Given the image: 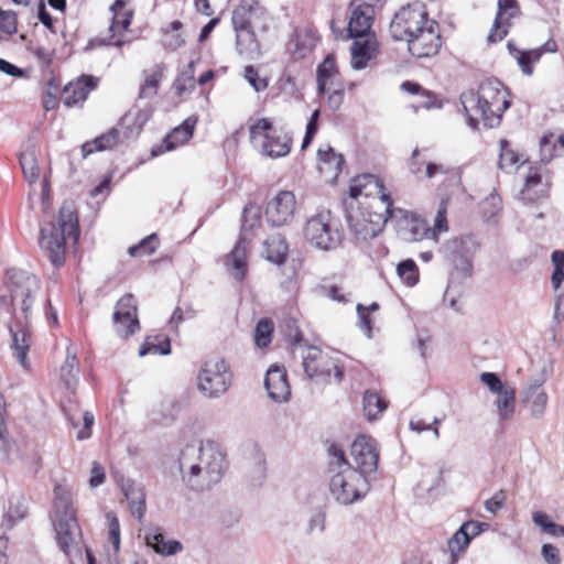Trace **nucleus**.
I'll use <instances>...</instances> for the list:
<instances>
[{"mask_svg":"<svg viewBox=\"0 0 564 564\" xmlns=\"http://www.w3.org/2000/svg\"><path fill=\"white\" fill-rule=\"evenodd\" d=\"M7 284L10 292V305L13 312L19 307L24 319L22 322L20 317L15 316V325L10 326L9 329L12 337L10 347L13 349L20 365L26 368V357L30 349L28 323L31 307L41 289V281L36 275L28 271L10 269L7 271Z\"/></svg>","mask_w":564,"mask_h":564,"instance_id":"f257e3e1","label":"nucleus"},{"mask_svg":"<svg viewBox=\"0 0 564 564\" xmlns=\"http://www.w3.org/2000/svg\"><path fill=\"white\" fill-rule=\"evenodd\" d=\"M226 467L225 455L214 442L191 443L180 453L178 469L192 490L203 491L219 482Z\"/></svg>","mask_w":564,"mask_h":564,"instance_id":"f03ea898","label":"nucleus"},{"mask_svg":"<svg viewBox=\"0 0 564 564\" xmlns=\"http://www.w3.org/2000/svg\"><path fill=\"white\" fill-rule=\"evenodd\" d=\"M459 100L470 129L477 130L478 119L474 113L480 116L484 126L496 128L501 123L503 112L510 108V93L497 78L484 80L477 90L464 91Z\"/></svg>","mask_w":564,"mask_h":564,"instance_id":"7ed1b4c3","label":"nucleus"},{"mask_svg":"<svg viewBox=\"0 0 564 564\" xmlns=\"http://www.w3.org/2000/svg\"><path fill=\"white\" fill-rule=\"evenodd\" d=\"M79 235L77 213L72 205L64 204L56 223H48L41 228L39 245L51 263L59 268L65 263L66 240L77 243Z\"/></svg>","mask_w":564,"mask_h":564,"instance_id":"20e7f679","label":"nucleus"},{"mask_svg":"<svg viewBox=\"0 0 564 564\" xmlns=\"http://www.w3.org/2000/svg\"><path fill=\"white\" fill-rule=\"evenodd\" d=\"M54 496L52 523L56 542L61 551L72 561L74 551L80 554L78 544L82 530L76 519L69 491L58 485L54 488Z\"/></svg>","mask_w":564,"mask_h":564,"instance_id":"39448f33","label":"nucleus"},{"mask_svg":"<svg viewBox=\"0 0 564 564\" xmlns=\"http://www.w3.org/2000/svg\"><path fill=\"white\" fill-rule=\"evenodd\" d=\"M263 13L264 7L257 1L248 0L241 1L232 11L231 22L236 32V48L247 61H256L262 54L254 26Z\"/></svg>","mask_w":564,"mask_h":564,"instance_id":"423d86ee","label":"nucleus"},{"mask_svg":"<svg viewBox=\"0 0 564 564\" xmlns=\"http://www.w3.org/2000/svg\"><path fill=\"white\" fill-rule=\"evenodd\" d=\"M262 208L248 203L242 210L239 239L231 252L226 257L225 265L230 274L241 282L248 272L246 245L254 237L256 230L261 226Z\"/></svg>","mask_w":564,"mask_h":564,"instance_id":"0eeeda50","label":"nucleus"},{"mask_svg":"<svg viewBox=\"0 0 564 564\" xmlns=\"http://www.w3.org/2000/svg\"><path fill=\"white\" fill-rule=\"evenodd\" d=\"M381 202L386 204V208L384 213L379 215V218H382V223L393 221L402 240L412 242L427 239L429 226L423 218L413 212L393 207V199L386 192L381 193Z\"/></svg>","mask_w":564,"mask_h":564,"instance_id":"6e6552de","label":"nucleus"},{"mask_svg":"<svg viewBox=\"0 0 564 564\" xmlns=\"http://www.w3.org/2000/svg\"><path fill=\"white\" fill-rule=\"evenodd\" d=\"M304 237L312 247L323 251L335 250L343 241L340 225L329 210L307 219Z\"/></svg>","mask_w":564,"mask_h":564,"instance_id":"1a4fd4ad","label":"nucleus"},{"mask_svg":"<svg viewBox=\"0 0 564 564\" xmlns=\"http://www.w3.org/2000/svg\"><path fill=\"white\" fill-rule=\"evenodd\" d=\"M369 489L367 477L352 467L335 473L329 481L330 496L343 506L365 498Z\"/></svg>","mask_w":564,"mask_h":564,"instance_id":"9d476101","label":"nucleus"},{"mask_svg":"<svg viewBox=\"0 0 564 564\" xmlns=\"http://www.w3.org/2000/svg\"><path fill=\"white\" fill-rule=\"evenodd\" d=\"M429 20V13L422 2L408 3L394 13L389 32L393 40L406 41Z\"/></svg>","mask_w":564,"mask_h":564,"instance_id":"9b49d317","label":"nucleus"},{"mask_svg":"<svg viewBox=\"0 0 564 564\" xmlns=\"http://www.w3.org/2000/svg\"><path fill=\"white\" fill-rule=\"evenodd\" d=\"M304 371L316 384H339L344 369L317 347H308L303 355Z\"/></svg>","mask_w":564,"mask_h":564,"instance_id":"f8f14e48","label":"nucleus"},{"mask_svg":"<svg viewBox=\"0 0 564 564\" xmlns=\"http://www.w3.org/2000/svg\"><path fill=\"white\" fill-rule=\"evenodd\" d=\"M410 54L417 58L430 57L438 53L442 41L438 23L430 19L420 31L406 40Z\"/></svg>","mask_w":564,"mask_h":564,"instance_id":"ddd939ff","label":"nucleus"},{"mask_svg":"<svg viewBox=\"0 0 564 564\" xmlns=\"http://www.w3.org/2000/svg\"><path fill=\"white\" fill-rule=\"evenodd\" d=\"M296 210V198L291 191H280L265 206L264 218L272 228H280L292 223Z\"/></svg>","mask_w":564,"mask_h":564,"instance_id":"4468645a","label":"nucleus"},{"mask_svg":"<svg viewBox=\"0 0 564 564\" xmlns=\"http://www.w3.org/2000/svg\"><path fill=\"white\" fill-rule=\"evenodd\" d=\"M137 310V301L131 293L124 294L117 302L112 319L119 337L127 338L140 329Z\"/></svg>","mask_w":564,"mask_h":564,"instance_id":"2eb2a0df","label":"nucleus"},{"mask_svg":"<svg viewBox=\"0 0 564 564\" xmlns=\"http://www.w3.org/2000/svg\"><path fill=\"white\" fill-rule=\"evenodd\" d=\"M351 456L357 465V470L365 477L377 470L379 452L375 438L366 435L358 436L351 444Z\"/></svg>","mask_w":564,"mask_h":564,"instance_id":"dca6fc26","label":"nucleus"},{"mask_svg":"<svg viewBox=\"0 0 564 564\" xmlns=\"http://www.w3.org/2000/svg\"><path fill=\"white\" fill-rule=\"evenodd\" d=\"M206 384L215 388L232 384V372L225 359H213L204 364L198 375V388H206Z\"/></svg>","mask_w":564,"mask_h":564,"instance_id":"f3484780","label":"nucleus"},{"mask_svg":"<svg viewBox=\"0 0 564 564\" xmlns=\"http://www.w3.org/2000/svg\"><path fill=\"white\" fill-rule=\"evenodd\" d=\"M99 79L93 75H80L73 82H69L63 89L62 99L67 108L82 106L88 95L97 88Z\"/></svg>","mask_w":564,"mask_h":564,"instance_id":"a211bd4d","label":"nucleus"},{"mask_svg":"<svg viewBox=\"0 0 564 564\" xmlns=\"http://www.w3.org/2000/svg\"><path fill=\"white\" fill-rule=\"evenodd\" d=\"M350 8V18L347 26L348 36L350 39H360L369 35L373 22L376 12L372 6H366V3H356Z\"/></svg>","mask_w":564,"mask_h":564,"instance_id":"6ab92c4d","label":"nucleus"},{"mask_svg":"<svg viewBox=\"0 0 564 564\" xmlns=\"http://www.w3.org/2000/svg\"><path fill=\"white\" fill-rule=\"evenodd\" d=\"M197 118L192 116L186 118L180 126L175 127L165 135L161 144L151 149L152 156H159L167 151L174 150L177 145L187 142L194 133Z\"/></svg>","mask_w":564,"mask_h":564,"instance_id":"aec40b11","label":"nucleus"},{"mask_svg":"<svg viewBox=\"0 0 564 564\" xmlns=\"http://www.w3.org/2000/svg\"><path fill=\"white\" fill-rule=\"evenodd\" d=\"M347 225L349 230L355 235L357 239L369 240L375 238L382 229V218L378 217L377 221L368 219L362 213H347L346 214Z\"/></svg>","mask_w":564,"mask_h":564,"instance_id":"412c9836","label":"nucleus"},{"mask_svg":"<svg viewBox=\"0 0 564 564\" xmlns=\"http://www.w3.org/2000/svg\"><path fill=\"white\" fill-rule=\"evenodd\" d=\"M478 246L476 239L467 235L447 240L441 247V252L448 260L456 261V258H471Z\"/></svg>","mask_w":564,"mask_h":564,"instance_id":"4be33fe9","label":"nucleus"},{"mask_svg":"<svg viewBox=\"0 0 564 564\" xmlns=\"http://www.w3.org/2000/svg\"><path fill=\"white\" fill-rule=\"evenodd\" d=\"M519 4L517 0H498V10L492 24V28L487 36L489 43H496L503 40L507 34V28H502V17L508 14V19L514 18L519 14Z\"/></svg>","mask_w":564,"mask_h":564,"instance_id":"5701e85b","label":"nucleus"},{"mask_svg":"<svg viewBox=\"0 0 564 564\" xmlns=\"http://www.w3.org/2000/svg\"><path fill=\"white\" fill-rule=\"evenodd\" d=\"M351 67L361 70L367 67L368 62L377 55V42L370 37L365 40L355 39L350 47Z\"/></svg>","mask_w":564,"mask_h":564,"instance_id":"b1692460","label":"nucleus"},{"mask_svg":"<svg viewBox=\"0 0 564 564\" xmlns=\"http://www.w3.org/2000/svg\"><path fill=\"white\" fill-rule=\"evenodd\" d=\"M317 37L312 31H296L286 44V50L294 61L302 59L316 46Z\"/></svg>","mask_w":564,"mask_h":564,"instance_id":"393cba45","label":"nucleus"},{"mask_svg":"<svg viewBox=\"0 0 564 564\" xmlns=\"http://www.w3.org/2000/svg\"><path fill=\"white\" fill-rule=\"evenodd\" d=\"M144 541L147 546L163 556H172L183 550V545L180 541H166L159 528L148 530L144 535Z\"/></svg>","mask_w":564,"mask_h":564,"instance_id":"a878e982","label":"nucleus"},{"mask_svg":"<svg viewBox=\"0 0 564 564\" xmlns=\"http://www.w3.org/2000/svg\"><path fill=\"white\" fill-rule=\"evenodd\" d=\"M317 156L319 173L336 180L345 164L344 155L337 153L330 145H327L325 150L322 148L318 149Z\"/></svg>","mask_w":564,"mask_h":564,"instance_id":"bb28decb","label":"nucleus"},{"mask_svg":"<svg viewBox=\"0 0 564 564\" xmlns=\"http://www.w3.org/2000/svg\"><path fill=\"white\" fill-rule=\"evenodd\" d=\"M29 511L28 502L22 495H12L4 507L1 527L6 530L12 529L19 521L23 520Z\"/></svg>","mask_w":564,"mask_h":564,"instance_id":"cd10ccee","label":"nucleus"},{"mask_svg":"<svg viewBox=\"0 0 564 564\" xmlns=\"http://www.w3.org/2000/svg\"><path fill=\"white\" fill-rule=\"evenodd\" d=\"M292 138L280 131H272L264 135V142L262 144L263 152L271 158H281L289 154L291 150Z\"/></svg>","mask_w":564,"mask_h":564,"instance_id":"c85d7f7f","label":"nucleus"},{"mask_svg":"<svg viewBox=\"0 0 564 564\" xmlns=\"http://www.w3.org/2000/svg\"><path fill=\"white\" fill-rule=\"evenodd\" d=\"M122 492L129 502L131 513L141 520L145 514V494L143 488L134 481L127 480L121 486Z\"/></svg>","mask_w":564,"mask_h":564,"instance_id":"c756f323","label":"nucleus"},{"mask_svg":"<svg viewBox=\"0 0 564 564\" xmlns=\"http://www.w3.org/2000/svg\"><path fill=\"white\" fill-rule=\"evenodd\" d=\"M132 15L129 12H124L122 14L113 13L111 24L109 26V32L111 33L109 37L107 39H96L89 41V45L98 44V45H106V46H117L121 47L124 43L123 40L117 39L113 41L116 34H120L121 32L126 31L129 25L131 24Z\"/></svg>","mask_w":564,"mask_h":564,"instance_id":"7c9ffc66","label":"nucleus"},{"mask_svg":"<svg viewBox=\"0 0 564 564\" xmlns=\"http://www.w3.org/2000/svg\"><path fill=\"white\" fill-rule=\"evenodd\" d=\"M118 142L119 130L117 128H111L106 133L96 137L93 141L85 142L82 145L83 156L87 158L97 151L111 150Z\"/></svg>","mask_w":564,"mask_h":564,"instance_id":"2f4dec72","label":"nucleus"},{"mask_svg":"<svg viewBox=\"0 0 564 564\" xmlns=\"http://www.w3.org/2000/svg\"><path fill=\"white\" fill-rule=\"evenodd\" d=\"M388 402L376 390H365L362 398V410L365 417L376 421L387 410Z\"/></svg>","mask_w":564,"mask_h":564,"instance_id":"473e14b6","label":"nucleus"},{"mask_svg":"<svg viewBox=\"0 0 564 564\" xmlns=\"http://www.w3.org/2000/svg\"><path fill=\"white\" fill-rule=\"evenodd\" d=\"M507 48L510 55L517 61L521 72L527 76H531L533 74V64L541 59V53L535 52L534 48L519 50L511 41L507 43Z\"/></svg>","mask_w":564,"mask_h":564,"instance_id":"72a5a7b5","label":"nucleus"},{"mask_svg":"<svg viewBox=\"0 0 564 564\" xmlns=\"http://www.w3.org/2000/svg\"><path fill=\"white\" fill-rule=\"evenodd\" d=\"M267 259L275 264H282L286 261L289 245L285 238L280 235H273L264 241Z\"/></svg>","mask_w":564,"mask_h":564,"instance_id":"f704fd0d","label":"nucleus"},{"mask_svg":"<svg viewBox=\"0 0 564 564\" xmlns=\"http://www.w3.org/2000/svg\"><path fill=\"white\" fill-rule=\"evenodd\" d=\"M495 394L494 404L497 414L501 420H508L512 416L516 408L514 390H491Z\"/></svg>","mask_w":564,"mask_h":564,"instance_id":"c9c22d12","label":"nucleus"},{"mask_svg":"<svg viewBox=\"0 0 564 564\" xmlns=\"http://www.w3.org/2000/svg\"><path fill=\"white\" fill-rule=\"evenodd\" d=\"M520 402L532 415L539 416L544 412L547 395L544 390H522Z\"/></svg>","mask_w":564,"mask_h":564,"instance_id":"e433bc0d","label":"nucleus"},{"mask_svg":"<svg viewBox=\"0 0 564 564\" xmlns=\"http://www.w3.org/2000/svg\"><path fill=\"white\" fill-rule=\"evenodd\" d=\"M79 361L75 352L67 348L66 359L61 368V379L66 388H75L79 383L78 379Z\"/></svg>","mask_w":564,"mask_h":564,"instance_id":"4c0bfd02","label":"nucleus"},{"mask_svg":"<svg viewBox=\"0 0 564 564\" xmlns=\"http://www.w3.org/2000/svg\"><path fill=\"white\" fill-rule=\"evenodd\" d=\"M106 519L108 522V539L113 549V553L108 556V564H118V553L121 542L119 519L112 511L106 513Z\"/></svg>","mask_w":564,"mask_h":564,"instance_id":"58836bf2","label":"nucleus"},{"mask_svg":"<svg viewBox=\"0 0 564 564\" xmlns=\"http://www.w3.org/2000/svg\"><path fill=\"white\" fill-rule=\"evenodd\" d=\"M263 388H290L288 373L283 366L273 364L265 372Z\"/></svg>","mask_w":564,"mask_h":564,"instance_id":"ea45409f","label":"nucleus"},{"mask_svg":"<svg viewBox=\"0 0 564 564\" xmlns=\"http://www.w3.org/2000/svg\"><path fill=\"white\" fill-rule=\"evenodd\" d=\"M452 262L454 263V271L449 278L446 296L454 291L456 280L469 278L473 273V263L470 258H456V261Z\"/></svg>","mask_w":564,"mask_h":564,"instance_id":"a19ab883","label":"nucleus"},{"mask_svg":"<svg viewBox=\"0 0 564 564\" xmlns=\"http://www.w3.org/2000/svg\"><path fill=\"white\" fill-rule=\"evenodd\" d=\"M397 273L408 286H414L419 282V268L412 259L400 261L397 265Z\"/></svg>","mask_w":564,"mask_h":564,"instance_id":"79ce46f5","label":"nucleus"},{"mask_svg":"<svg viewBox=\"0 0 564 564\" xmlns=\"http://www.w3.org/2000/svg\"><path fill=\"white\" fill-rule=\"evenodd\" d=\"M273 333V323L269 318H261L254 328L256 345L265 348L270 345Z\"/></svg>","mask_w":564,"mask_h":564,"instance_id":"37998d69","label":"nucleus"},{"mask_svg":"<svg viewBox=\"0 0 564 564\" xmlns=\"http://www.w3.org/2000/svg\"><path fill=\"white\" fill-rule=\"evenodd\" d=\"M171 352V341L169 337H164L162 341L155 344L151 337H147L139 349V356L144 357L149 354L169 355Z\"/></svg>","mask_w":564,"mask_h":564,"instance_id":"c03bdc74","label":"nucleus"},{"mask_svg":"<svg viewBox=\"0 0 564 564\" xmlns=\"http://www.w3.org/2000/svg\"><path fill=\"white\" fill-rule=\"evenodd\" d=\"M446 202L442 200L434 219V226L429 227L427 239L438 240V235L448 230L447 218H446Z\"/></svg>","mask_w":564,"mask_h":564,"instance_id":"a18cd8bd","label":"nucleus"},{"mask_svg":"<svg viewBox=\"0 0 564 564\" xmlns=\"http://www.w3.org/2000/svg\"><path fill=\"white\" fill-rule=\"evenodd\" d=\"M551 261L554 265L551 284L552 288L557 291L564 282V251L554 250L551 253Z\"/></svg>","mask_w":564,"mask_h":564,"instance_id":"49530a36","label":"nucleus"},{"mask_svg":"<svg viewBox=\"0 0 564 564\" xmlns=\"http://www.w3.org/2000/svg\"><path fill=\"white\" fill-rule=\"evenodd\" d=\"M557 144L555 143V134H544L540 140V160L543 163H549L555 156H560Z\"/></svg>","mask_w":564,"mask_h":564,"instance_id":"de8ad7c7","label":"nucleus"},{"mask_svg":"<svg viewBox=\"0 0 564 564\" xmlns=\"http://www.w3.org/2000/svg\"><path fill=\"white\" fill-rule=\"evenodd\" d=\"M329 457V469L334 474L339 470H345L347 467H351L347 460L344 451L335 443H332L327 448Z\"/></svg>","mask_w":564,"mask_h":564,"instance_id":"09e8293b","label":"nucleus"},{"mask_svg":"<svg viewBox=\"0 0 564 564\" xmlns=\"http://www.w3.org/2000/svg\"><path fill=\"white\" fill-rule=\"evenodd\" d=\"M470 540L467 538L463 530H457L448 540V550L451 552L452 563L457 562L460 553L465 552L469 545Z\"/></svg>","mask_w":564,"mask_h":564,"instance_id":"8fccbe9b","label":"nucleus"},{"mask_svg":"<svg viewBox=\"0 0 564 564\" xmlns=\"http://www.w3.org/2000/svg\"><path fill=\"white\" fill-rule=\"evenodd\" d=\"M6 415V400L3 394L0 392V453L8 456L10 453L13 442L9 437L7 426L4 424Z\"/></svg>","mask_w":564,"mask_h":564,"instance_id":"3c124183","label":"nucleus"},{"mask_svg":"<svg viewBox=\"0 0 564 564\" xmlns=\"http://www.w3.org/2000/svg\"><path fill=\"white\" fill-rule=\"evenodd\" d=\"M20 165L23 171L25 180L32 184L40 177V171L33 153H22L20 155Z\"/></svg>","mask_w":564,"mask_h":564,"instance_id":"603ef678","label":"nucleus"},{"mask_svg":"<svg viewBox=\"0 0 564 564\" xmlns=\"http://www.w3.org/2000/svg\"><path fill=\"white\" fill-rule=\"evenodd\" d=\"M358 184H354L349 187V195L351 198H357L360 196L362 193V187L366 186V184L373 183L380 195L382 192H384L383 183L380 181V178L372 174H365L361 178H358Z\"/></svg>","mask_w":564,"mask_h":564,"instance_id":"864d4df0","label":"nucleus"},{"mask_svg":"<svg viewBox=\"0 0 564 564\" xmlns=\"http://www.w3.org/2000/svg\"><path fill=\"white\" fill-rule=\"evenodd\" d=\"M162 78V70L156 69L145 78L144 84L140 88L141 98H150L156 95V90Z\"/></svg>","mask_w":564,"mask_h":564,"instance_id":"5fc2aeb1","label":"nucleus"},{"mask_svg":"<svg viewBox=\"0 0 564 564\" xmlns=\"http://www.w3.org/2000/svg\"><path fill=\"white\" fill-rule=\"evenodd\" d=\"M195 79H194V70L193 63H189L188 69L181 73L174 82V88L177 95H182L188 88H194Z\"/></svg>","mask_w":564,"mask_h":564,"instance_id":"6e6d98bb","label":"nucleus"},{"mask_svg":"<svg viewBox=\"0 0 564 564\" xmlns=\"http://www.w3.org/2000/svg\"><path fill=\"white\" fill-rule=\"evenodd\" d=\"M500 149L501 153L499 156V167L505 170L508 167H512L519 162L518 154L509 149V142L505 139L500 140Z\"/></svg>","mask_w":564,"mask_h":564,"instance_id":"4d7b16f0","label":"nucleus"},{"mask_svg":"<svg viewBox=\"0 0 564 564\" xmlns=\"http://www.w3.org/2000/svg\"><path fill=\"white\" fill-rule=\"evenodd\" d=\"M245 79L249 85L257 91H263L267 89L269 83L268 79L261 78L254 66L248 65L245 67Z\"/></svg>","mask_w":564,"mask_h":564,"instance_id":"13d9d810","label":"nucleus"},{"mask_svg":"<svg viewBox=\"0 0 564 564\" xmlns=\"http://www.w3.org/2000/svg\"><path fill=\"white\" fill-rule=\"evenodd\" d=\"M176 412H177L176 403H174L172 401L163 402L159 409L160 416L159 417L154 416L153 420L162 425H167L174 420Z\"/></svg>","mask_w":564,"mask_h":564,"instance_id":"bf43d9fd","label":"nucleus"},{"mask_svg":"<svg viewBox=\"0 0 564 564\" xmlns=\"http://www.w3.org/2000/svg\"><path fill=\"white\" fill-rule=\"evenodd\" d=\"M337 72L336 61L333 54H328L322 64L317 66L316 77L329 80Z\"/></svg>","mask_w":564,"mask_h":564,"instance_id":"052dcab7","label":"nucleus"},{"mask_svg":"<svg viewBox=\"0 0 564 564\" xmlns=\"http://www.w3.org/2000/svg\"><path fill=\"white\" fill-rule=\"evenodd\" d=\"M356 312L358 315V326L365 333V335L370 338L372 332V321L370 314L368 313V308L364 304L358 303L356 306Z\"/></svg>","mask_w":564,"mask_h":564,"instance_id":"680f3d73","label":"nucleus"},{"mask_svg":"<svg viewBox=\"0 0 564 564\" xmlns=\"http://www.w3.org/2000/svg\"><path fill=\"white\" fill-rule=\"evenodd\" d=\"M542 182L541 174L536 171H532L525 177L524 188L521 191V195L523 199L533 200L535 197L531 196V189ZM539 196H536L538 198Z\"/></svg>","mask_w":564,"mask_h":564,"instance_id":"e2e57ef3","label":"nucleus"},{"mask_svg":"<svg viewBox=\"0 0 564 564\" xmlns=\"http://www.w3.org/2000/svg\"><path fill=\"white\" fill-rule=\"evenodd\" d=\"M0 30L9 35L17 32V15L12 11H3L0 14Z\"/></svg>","mask_w":564,"mask_h":564,"instance_id":"0e129e2a","label":"nucleus"},{"mask_svg":"<svg viewBox=\"0 0 564 564\" xmlns=\"http://www.w3.org/2000/svg\"><path fill=\"white\" fill-rule=\"evenodd\" d=\"M489 524L485 522H478V521H467L462 524V527L458 530H463L467 538L471 541L474 538H476L478 534H480L482 531L488 529Z\"/></svg>","mask_w":564,"mask_h":564,"instance_id":"69168bd1","label":"nucleus"},{"mask_svg":"<svg viewBox=\"0 0 564 564\" xmlns=\"http://www.w3.org/2000/svg\"><path fill=\"white\" fill-rule=\"evenodd\" d=\"M505 501L506 495L502 490H499L491 498L485 501V509L495 514L503 507Z\"/></svg>","mask_w":564,"mask_h":564,"instance_id":"338daca9","label":"nucleus"},{"mask_svg":"<svg viewBox=\"0 0 564 564\" xmlns=\"http://www.w3.org/2000/svg\"><path fill=\"white\" fill-rule=\"evenodd\" d=\"M541 554L547 564H561V556L557 547L552 544H543Z\"/></svg>","mask_w":564,"mask_h":564,"instance_id":"774afa93","label":"nucleus"}]
</instances>
